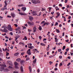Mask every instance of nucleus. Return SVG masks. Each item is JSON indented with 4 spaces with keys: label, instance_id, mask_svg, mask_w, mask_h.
I'll use <instances>...</instances> for the list:
<instances>
[{
    "label": "nucleus",
    "instance_id": "obj_1",
    "mask_svg": "<svg viewBox=\"0 0 73 73\" xmlns=\"http://www.w3.org/2000/svg\"><path fill=\"white\" fill-rule=\"evenodd\" d=\"M2 28H3L4 29L3 30L1 29L0 30L1 31H2V32H5V33H7V32H8V30H7V26H3L2 27Z\"/></svg>",
    "mask_w": 73,
    "mask_h": 73
},
{
    "label": "nucleus",
    "instance_id": "obj_2",
    "mask_svg": "<svg viewBox=\"0 0 73 73\" xmlns=\"http://www.w3.org/2000/svg\"><path fill=\"white\" fill-rule=\"evenodd\" d=\"M8 27H7V29H8V31H12L13 30H12V27H11V26L9 25L8 26Z\"/></svg>",
    "mask_w": 73,
    "mask_h": 73
},
{
    "label": "nucleus",
    "instance_id": "obj_3",
    "mask_svg": "<svg viewBox=\"0 0 73 73\" xmlns=\"http://www.w3.org/2000/svg\"><path fill=\"white\" fill-rule=\"evenodd\" d=\"M27 23L29 26H31V25H34V23H33V22H32L31 23V22L29 21L27 22Z\"/></svg>",
    "mask_w": 73,
    "mask_h": 73
},
{
    "label": "nucleus",
    "instance_id": "obj_4",
    "mask_svg": "<svg viewBox=\"0 0 73 73\" xmlns=\"http://www.w3.org/2000/svg\"><path fill=\"white\" fill-rule=\"evenodd\" d=\"M32 2L33 4H36V0H32Z\"/></svg>",
    "mask_w": 73,
    "mask_h": 73
},
{
    "label": "nucleus",
    "instance_id": "obj_5",
    "mask_svg": "<svg viewBox=\"0 0 73 73\" xmlns=\"http://www.w3.org/2000/svg\"><path fill=\"white\" fill-rule=\"evenodd\" d=\"M7 62H8V64H9L10 66H12V62L9 61H7Z\"/></svg>",
    "mask_w": 73,
    "mask_h": 73
},
{
    "label": "nucleus",
    "instance_id": "obj_6",
    "mask_svg": "<svg viewBox=\"0 0 73 73\" xmlns=\"http://www.w3.org/2000/svg\"><path fill=\"white\" fill-rule=\"evenodd\" d=\"M29 19L30 20V21H32L33 19V18L31 16H30L29 17Z\"/></svg>",
    "mask_w": 73,
    "mask_h": 73
},
{
    "label": "nucleus",
    "instance_id": "obj_7",
    "mask_svg": "<svg viewBox=\"0 0 73 73\" xmlns=\"http://www.w3.org/2000/svg\"><path fill=\"white\" fill-rule=\"evenodd\" d=\"M19 15H26V13H20V12H19Z\"/></svg>",
    "mask_w": 73,
    "mask_h": 73
},
{
    "label": "nucleus",
    "instance_id": "obj_8",
    "mask_svg": "<svg viewBox=\"0 0 73 73\" xmlns=\"http://www.w3.org/2000/svg\"><path fill=\"white\" fill-rule=\"evenodd\" d=\"M21 9L23 11H25L26 9V7H23Z\"/></svg>",
    "mask_w": 73,
    "mask_h": 73
},
{
    "label": "nucleus",
    "instance_id": "obj_9",
    "mask_svg": "<svg viewBox=\"0 0 73 73\" xmlns=\"http://www.w3.org/2000/svg\"><path fill=\"white\" fill-rule=\"evenodd\" d=\"M17 31H19V32H20L21 31H20V28L19 27H18V28L17 29Z\"/></svg>",
    "mask_w": 73,
    "mask_h": 73
},
{
    "label": "nucleus",
    "instance_id": "obj_10",
    "mask_svg": "<svg viewBox=\"0 0 73 73\" xmlns=\"http://www.w3.org/2000/svg\"><path fill=\"white\" fill-rule=\"evenodd\" d=\"M37 29L36 28V27H35L33 28V29L34 30L33 32H36V29Z\"/></svg>",
    "mask_w": 73,
    "mask_h": 73
},
{
    "label": "nucleus",
    "instance_id": "obj_11",
    "mask_svg": "<svg viewBox=\"0 0 73 73\" xmlns=\"http://www.w3.org/2000/svg\"><path fill=\"white\" fill-rule=\"evenodd\" d=\"M31 51H27V53L29 55H31Z\"/></svg>",
    "mask_w": 73,
    "mask_h": 73
},
{
    "label": "nucleus",
    "instance_id": "obj_12",
    "mask_svg": "<svg viewBox=\"0 0 73 73\" xmlns=\"http://www.w3.org/2000/svg\"><path fill=\"white\" fill-rule=\"evenodd\" d=\"M3 70H4V68L1 67L0 68V71H3Z\"/></svg>",
    "mask_w": 73,
    "mask_h": 73
},
{
    "label": "nucleus",
    "instance_id": "obj_13",
    "mask_svg": "<svg viewBox=\"0 0 73 73\" xmlns=\"http://www.w3.org/2000/svg\"><path fill=\"white\" fill-rule=\"evenodd\" d=\"M16 61H18V62H20L21 61V59L20 58H18L16 60Z\"/></svg>",
    "mask_w": 73,
    "mask_h": 73
},
{
    "label": "nucleus",
    "instance_id": "obj_14",
    "mask_svg": "<svg viewBox=\"0 0 73 73\" xmlns=\"http://www.w3.org/2000/svg\"><path fill=\"white\" fill-rule=\"evenodd\" d=\"M11 16L13 17H15V14L12 13H11Z\"/></svg>",
    "mask_w": 73,
    "mask_h": 73
},
{
    "label": "nucleus",
    "instance_id": "obj_15",
    "mask_svg": "<svg viewBox=\"0 0 73 73\" xmlns=\"http://www.w3.org/2000/svg\"><path fill=\"white\" fill-rule=\"evenodd\" d=\"M28 47H29V48H30V49H33V48L32 47L30 46V45L29 44H28Z\"/></svg>",
    "mask_w": 73,
    "mask_h": 73
},
{
    "label": "nucleus",
    "instance_id": "obj_16",
    "mask_svg": "<svg viewBox=\"0 0 73 73\" xmlns=\"http://www.w3.org/2000/svg\"><path fill=\"white\" fill-rule=\"evenodd\" d=\"M14 64L15 65V66H18L19 65V64L16 62H15L14 63Z\"/></svg>",
    "mask_w": 73,
    "mask_h": 73
},
{
    "label": "nucleus",
    "instance_id": "obj_17",
    "mask_svg": "<svg viewBox=\"0 0 73 73\" xmlns=\"http://www.w3.org/2000/svg\"><path fill=\"white\" fill-rule=\"evenodd\" d=\"M19 45H22L23 46H24V44L23 42H20L19 43Z\"/></svg>",
    "mask_w": 73,
    "mask_h": 73
},
{
    "label": "nucleus",
    "instance_id": "obj_18",
    "mask_svg": "<svg viewBox=\"0 0 73 73\" xmlns=\"http://www.w3.org/2000/svg\"><path fill=\"white\" fill-rule=\"evenodd\" d=\"M36 61H35V60H34L33 61V64L32 65L33 66H35V65L34 64H35L36 63Z\"/></svg>",
    "mask_w": 73,
    "mask_h": 73
},
{
    "label": "nucleus",
    "instance_id": "obj_19",
    "mask_svg": "<svg viewBox=\"0 0 73 73\" xmlns=\"http://www.w3.org/2000/svg\"><path fill=\"white\" fill-rule=\"evenodd\" d=\"M21 72H23V66L21 67Z\"/></svg>",
    "mask_w": 73,
    "mask_h": 73
},
{
    "label": "nucleus",
    "instance_id": "obj_20",
    "mask_svg": "<svg viewBox=\"0 0 73 73\" xmlns=\"http://www.w3.org/2000/svg\"><path fill=\"white\" fill-rule=\"evenodd\" d=\"M23 40H27V38L26 36H25V38L23 39Z\"/></svg>",
    "mask_w": 73,
    "mask_h": 73
},
{
    "label": "nucleus",
    "instance_id": "obj_21",
    "mask_svg": "<svg viewBox=\"0 0 73 73\" xmlns=\"http://www.w3.org/2000/svg\"><path fill=\"white\" fill-rule=\"evenodd\" d=\"M19 55V53L18 52L14 54V56H17Z\"/></svg>",
    "mask_w": 73,
    "mask_h": 73
},
{
    "label": "nucleus",
    "instance_id": "obj_22",
    "mask_svg": "<svg viewBox=\"0 0 73 73\" xmlns=\"http://www.w3.org/2000/svg\"><path fill=\"white\" fill-rule=\"evenodd\" d=\"M23 6H24V5L23 4L19 5H18V7H23Z\"/></svg>",
    "mask_w": 73,
    "mask_h": 73
},
{
    "label": "nucleus",
    "instance_id": "obj_23",
    "mask_svg": "<svg viewBox=\"0 0 73 73\" xmlns=\"http://www.w3.org/2000/svg\"><path fill=\"white\" fill-rule=\"evenodd\" d=\"M40 45H42V46H45V44L42 43H40Z\"/></svg>",
    "mask_w": 73,
    "mask_h": 73
},
{
    "label": "nucleus",
    "instance_id": "obj_24",
    "mask_svg": "<svg viewBox=\"0 0 73 73\" xmlns=\"http://www.w3.org/2000/svg\"><path fill=\"white\" fill-rule=\"evenodd\" d=\"M38 29L39 31H41L42 30V28L41 27V26H39V27L38 28Z\"/></svg>",
    "mask_w": 73,
    "mask_h": 73
},
{
    "label": "nucleus",
    "instance_id": "obj_25",
    "mask_svg": "<svg viewBox=\"0 0 73 73\" xmlns=\"http://www.w3.org/2000/svg\"><path fill=\"white\" fill-rule=\"evenodd\" d=\"M33 50L34 52V53H35L36 51H37V50L36 49H35Z\"/></svg>",
    "mask_w": 73,
    "mask_h": 73
},
{
    "label": "nucleus",
    "instance_id": "obj_26",
    "mask_svg": "<svg viewBox=\"0 0 73 73\" xmlns=\"http://www.w3.org/2000/svg\"><path fill=\"white\" fill-rule=\"evenodd\" d=\"M24 62H25L24 60H22L21 62V64H23Z\"/></svg>",
    "mask_w": 73,
    "mask_h": 73
},
{
    "label": "nucleus",
    "instance_id": "obj_27",
    "mask_svg": "<svg viewBox=\"0 0 73 73\" xmlns=\"http://www.w3.org/2000/svg\"><path fill=\"white\" fill-rule=\"evenodd\" d=\"M5 7H7V3H6V1H5Z\"/></svg>",
    "mask_w": 73,
    "mask_h": 73
},
{
    "label": "nucleus",
    "instance_id": "obj_28",
    "mask_svg": "<svg viewBox=\"0 0 73 73\" xmlns=\"http://www.w3.org/2000/svg\"><path fill=\"white\" fill-rule=\"evenodd\" d=\"M56 32L57 33H60V32L59 31V30L57 29H56Z\"/></svg>",
    "mask_w": 73,
    "mask_h": 73
},
{
    "label": "nucleus",
    "instance_id": "obj_29",
    "mask_svg": "<svg viewBox=\"0 0 73 73\" xmlns=\"http://www.w3.org/2000/svg\"><path fill=\"white\" fill-rule=\"evenodd\" d=\"M58 25V23L57 22H56L55 24V26H56V25Z\"/></svg>",
    "mask_w": 73,
    "mask_h": 73
},
{
    "label": "nucleus",
    "instance_id": "obj_30",
    "mask_svg": "<svg viewBox=\"0 0 73 73\" xmlns=\"http://www.w3.org/2000/svg\"><path fill=\"white\" fill-rule=\"evenodd\" d=\"M36 13V12L35 11H32L31 13H32V14H33L34 13Z\"/></svg>",
    "mask_w": 73,
    "mask_h": 73
},
{
    "label": "nucleus",
    "instance_id": "obj_31",
    "mask_svg": "<svg viewBox=\"0 0 73 73\" xmlns=\"http://www.w3.org/2000/svg\"><path fill=\"white\" fill-rule=\"evenodd\" d=\"M9 53H8V51H6V56H8V55H9Z\"/></svg>",
    "mask_w": 73,
    "mask_h": 73
},
{
    "label": "nucleus",
    "instance_id": "obj_32",
    "mask_svg": "<svg viewBox=\"0 0 73 73\" xmlns=\"http://www.w3.org/2000/svg\"><path fill=\"white\" fill-rule=\"evenodd\" d=\"M7 2H9V4L11 2V0H8Z\"/></svg>",
    "mask_w": 73,
    "mask_h": 73
},
{
    "label": "nucleus",
    "instance_id": "obj_33",
    "mask_svg": "<svg viewBox=\"0 0 73 73\" xmlns=\"http://www.w3.org/2000/svg\"><path fill=\"white\" fill-rule=\"evenodd\" d=\"M56 14L57 15V16H58L59 17V16H60V14L59 13H56Z\"/></svg>",
    "mask_w": 73,
    "mask_h": 73
},
{
    "label": "nucleus",
    "instance_id": "obj_34",
    "mask_svg": "<svg viewBox=\"0 0 73 73\" xmlns=\"http://www.w3.org/2000/svg\"><path fill=\"white\" fill-rule=\"evenodd\" d=\"M40 3V1L39 0L36 1V3Z\"/></svg>",
    "mask_w": 73,
    "mask_h": 73
},
{
    "label": "nucleus",
    "instance_id": "obj_35",
    "mask_svg": "<svg viewBox=\"0 0 73 73\" xmlns=\"http://www.w3.org/2000/svg\"><path fill=\"white\" fill-rule=\"evenodd\" d=\"M29 70L31 72V67L30 66H29Z\"/></svg>",
    "mask_w": 73,
    "mask_h": 73
},
{
    "label": "nucleus",
    "instance_id": "obj_36",
    "mask_svg": "<svg viewBox=\"0 0 73 73\" xmlns=\"http://www.w3.org/2000/svg\"><path fill=\"white\" fill-rule=\"evenodd\" d=\"M49 63H50V65H52V64H53V62L50 61L49 62Z\"/></svg>",
    "mask_w": 73,
    "mask_h": 73
},
{
    "label": "nucleus",
    "instance_id": "obj_37",
    "mask_svg": "<svg viewBox=\"0 0 73 73\" xmlns=\"http://www.w3.org/2000/svg\"><path fill=\"white\" fill-rule=\"evenodd\" d=\"M49 47L48 46L46 48V50H47V51H48L49 50Z\"/></svg>",
    "mask_w": 73,
    "mask_h": 73
},
{
    "label": "nucleus",
    "instance_id": "obj_38",
    "mask_svg": "<svg viewBox=\"0 0 73 73\" xmlns=\"http://www.w3.org/2000/svg\"><path fill=\"white\" fill-rule=\"evenodd\" d=\"M65 46H64L63 47V50H64V49H65Z\"/></svg>",
    "mask_w": 73,
    "mask_h": 73
},
{
    "label": "nucleus",
    "instance_id": "obj_39",
    "mask_svg": "<svg viewBox=\"0 0 73 73\" xmlns=\"http://www.w3.org/2000/svg\"><path fill=\"white\" fill-rule=\"evenodd\" d=\"M15 66V68H16V69H18L19 68V67L17 66Z\"/></svg>",
    "mask_w": 73,
    "mask_h": 73
},
{
    "label": "nucleus",
    "instance_id": "obj_40",
    "mask_svg": "<svg viewBox=\"0 0 73 73\" xmlns=\"http://www.w3.org/2000/svg\"><path fill=\"white\" fill-rule=\"evenodd\" d=\"M10 34L11 36L13 35V33H12V32H11L10 33Z\"/></svg>",
    "mask_w": 73,
    "mask_h": 73
},
{
    "label": "nucleus",
    "instance_id": "obj_41",
    "mask_svg": "<svg viewBox=\"0 0 73 73\" xmlns=\"http://www.w3.org/2000/svg\"><path fill=\"white\" fill-rule=\"evenodd\" d=\"M5 9L4 8V7H3L1 9V11H4V10H5Z\"/></svg>",
    "mask_w": 73,
    "mask_h": 73
},
{
    "label": "nucleus",
    "instance_id": "obj_42",
    "mask_svg": "<svg viewBox=\"0 0 73 73\" xmlns=\"http://www.w3.org/2000/svg\"><path fill=\"white\" fill-rule=\"evenodd\" d=\"M2 66H4V67H6L7 66L5 64H3L2 65Z\"/></svg>",
    "mask_w": 73,
    "mask_h": 73
},
{
    "label": "nucleus",
    "instance_id": "obj_43",
    "mask_svg": "<svg viewBox=\"0 0 73 73\" xmlns=\"http://www.w3.org/2000/svg\"><path fill=\"white\" fill-rule=\"evenodd\" d=\"M41 38H42L41 36H39V38L40 40H41Z\"/></svg>",
    "mask_w": 73,
    "mask_h": 73
},
{
    "label": "nucleus",
    "instance_id": "obj_44",
    "mask_svg": "<svg viewBox=\"0 0 73 73\" xmlns=\"http://www.w3.org/2000/svg\"><path fill=\"white\" fill-rule=\"evenodd\" d=\"M10 10V11H13V10H14V8H13V7L12 8V9H11Z\"/></svg>",
    "mask_w": 73,
    "mask_h": 73
},
{
    "label": "nucleus",
    "instance_id": "obj_45",
    "mask_svg": "<svg viewBox=\"0 0 73 73\" xmlns=\"http://www.w3.org/2000/svg\"><path fill=\"white\" fill-rule=\"evenodd\" d=\"M24 53H25V52H23L21 53V55H22V56H23V54H24Z\"/></svg>",
    "mask_w": 73,
    "mask_h": 73
},
{
    "label": "nucleus",
    "instance_id": "obj_46",
    "mask_svg": "<svg viewBox=\"0 0 73 73\" xmlns=\"http://www.w3.org/2000/svg\"><path fill=\"white\" fill-rule=\"evenodd\" d=\"M69 50V48H67V49H66V52H68Z\"/></svg>",
    "mask_w": 73,
    "mask_h": 73
},
{
    "label": "nucleus",
    "instance_id": "obj_47",
    "mask_svg": "<svg viewBox=\"0 0 73 73\" xmlns=\"http://www.w3.org/2000/svg\"><path fill=\"white\" fill-rule=\"evenodd\" d=\"M45 11V9L43 8H42L41 11Z\"/></svg>",
    "mask_w": 73,
    "mask_h": 73
},
{
    "label": "nucleus",
    "instance_id": "obj_48",
    "mask_svg": "<svg viewBox=\"0 0 73 73\" xmlns=\"http://www.w3.org/2000/svg\"><path fill=\"white\" fill-rule=\"evenodd\" d=\"M36 15H37V14L36 13L34 14L33 15V16H36Z\"/></svg>",
    "mask_w": 73,
    "mask_h": 73
},
{
    "label": "nucleus",
    "instance_id": "obj_49",
    "mask_svg": "<svg viewBox=\"0 0 73 73\" xmlns=\"http://www.w3.org/2000/svg\"><path fill=\"white\" fill-rule=\"evenodd\" d=\"M48 9L49 10V11H50V10L52 9V8L51 7H49L48 8Z\"/></svg>",
    "mask_w": 73,
    "mask_h": 73
},
{
    "label": "nucleus",
    "instance_id": "obj_50",
    "mask_svg": "<svg viewBox=\"0 0 73 73\" xmlns=\"http://www.w3.org/2000/svg\"><path fill=\"white\" fill-rule=\"evenodd\" d=\"M7 7V6H4V8H5V9H7V7Z\"/></svg>",
    "mask_w": 73,
    "mask_h": 73
},
{
    "label": "nucleus",
    "instance_id": "obj_51",
    "mask_svg": "<svg viewBox=\"0 0 73 73\" xmlns=\"http://www.w3.org/2000/svg\"><path fill=\"white\" fill-rule=\"evenodd\" d=\"M68 2V0H65V3H66Z\"/></svg>",
    "mask_w": 73,
    "mask_h": 73
},
{
    "label": "nucleus",
    "instance_id": "obj_52",
    "mask_svg": "<svg viewBox=\"0 0 73 73\" xmlns=\"http://www.w3.org/2000/svg\"><path fill=\"white\" fill-rule=\"evenodd\" d=\"M9 68H10V69H12V67L11 66H9Z\"/></svg>",
    "mask_w": 73,
    "mask_h": 73
},
{
    "label": "nucleus",
    "instance_id": "obj_53",
    "mask_svg": "<svg viewBox=\"0 0 73 73\" xmlns=\"http://www.w3.org/2000/svg\"><path fill=\"white\" fill-rule=\"evenodd\" d=\"M61 65H62V63H60L59 66H61Z\"/></svg>",
    "mask_w": 73,
    "mask_h": 73
},
{
    "label": "nucleus",
    "instance_id": "obj_54",
    "mask_svg": "<svg viewBox=\"0 0 73 73\" xmlns=\"http://www.w3.org/2000/svg\"><path fill=\"white\" fill-rule=\"evenodd\" d=\"M61 50V49H59L58 50V52H60V51Z\"/></svg>",
    "mask_w": 73,
    "mask_h": 73
},
{
    "label": "nucleus",
    "instance_id": "obj_55",
    "mask_svg": "<svg viewBox=\"0 0 73 73\" xmlns=\"http://www.w3.org/2000/svg\"><path fill=\"white\" fill-rule=\"evenodd\" d=\"M5 72H8V70L7 69H6L5 70Z\"/></svg>",
    "mask_w": 73,
    "mask_h": 73
},
{
    "label": "nucleus",
    "instance_id": "obj_56",
    "mask_svg": "<svg viewBox=\"0 0 73 73\" xmlns=\"http://www.w3.org/2000/svg\"><path fill=\"white\" fill-rule=\"evenodd\" d=\"M59 7L60 6V7H62V5L61 4H59Z\"/></svg>",
    "mask_w": 73,
    "mask_h": 73
},
{
    "label": "nucleus",
    "instance_id": "obj_57",
    "mask_svg": "<svg viewBox=\"0 0 73 73\" xmlns=\"http://www.w3.org/2000/svg\"><path fill=\"white\" fill-rule=\"evenodd\" d=\"M47 25H48V24H49V23H45Z\"/></svg>",
    "mask_w": 73,
    "mask_h": 73
},
{
    "label": "nucleus",
    "instance_id": "obj_58",
    "mask_svg": "<svg viewBox=\"0 0 73 73\" xmlns=\"http://www.w3.org/2000/svg\"><path fill=\"white\" fill-rule=\"evenodd\" d=\"M68 19H71V17L70 16H69Z\"/></svg>",
    "mask_w": 73,
    "mask_h": 73
},
{
    "label": "nucleus",
    "instance_id": "obj_59",
    "mask_svg": "<svg viewBox=\"0 0 73 73\" xmlns=\"http://www.w3.org/2000/svg\"><path fill=\"white\" fill-rule=\"evenodd\" d=\"M52 49L53 50H55V49H56V47H55L54 48H52Z\"/></svg>",
    "mask_w": 73,
    "mask_h": 73
},
{
    "label": "nucleus",
    "instance_id": "obj_60",
    "mask_svg": "<svg viewBox=\"0 0 73 73\" xmlns=\"http://www.w3.org/2000/svg\"><path fill=\"white\" fill-rule=\"evenodd\" d=\"M70 54H71V56H73V52H70Z\"/></svg>",
    "mask_w": 73,
    "mask_h": 73
},
{
    "label": "nucleus",
    "instance_id": "obj_61",
    "mask_svg": "<svg viewBox=\"0 0 73 73\" xmlns=\"http://www.w3.org/2000/svg\"><path fill=\"white\" fill-rule=\"evenodd\" d=\"M51 14L53 15L54 14V12H52L51 13Z\"/></svg>",
    "mask_w": 73,
    "mask_h": 73
},
{
    "label": "nucleus",
    "instance_id": "obj_62",
    "mask_svg": "<svg viewBox=\"0 0 73 73\" xmlns=\"http://www.w3.org/2000/svg\"><path fill=\"white\" fill-rule=\"evenodd\" d=\"M55 70H57L58 69L57 68H56L55 69H54Z\"/></svg>",
    "mask_w": 73,
    "mask_h": 73
},
{
    "label": "nucleus",
    "instance_id": "obj_63",
    "mask_svg": "<svg viewBox=\"0 0 73 73\" xmlns=\"http://www.w3.org/2000/svg\"><path fill=\"white\" fill-rule=\"evenodd\" d=\"M62 56H59V58H60V59L61 58H62Z\"/></svg>",
    "mask_w": 73,
    "mask_h": 73
},
{
    "label": "nucleus",
    "instance_id": "obj_64",
    "mask_svg": "<svg viewBox=\"0 0 73 73\" xmlns=\"http://www.w3.org/2000/svg\"><path fill=\"white\" fill-rule=\"evenodd\" d=\"M13 73H19V72H14Z\"/></svg>",
    "mask_w": 73,
    "mask_h": 73
}]
</instances>
